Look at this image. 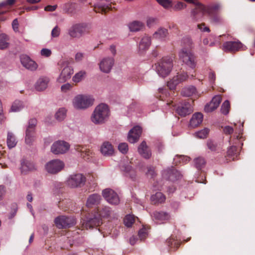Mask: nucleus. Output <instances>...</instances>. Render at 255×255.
<instances>
[{
	"label": "nucleus",
	"instance_id": "nucleus-11",
	"mask_svg": "<svg viewBox=\"0 0 255 255\" xmlns=\"http://www.w3.org/2000/svg\"><path fill=\"white\" fill-rule=\"evenodd\" d=\"M56 226L59 229L70 228L76 224V220L72 217L59 216L54 220Z\"/></svg>",
	"mask_w": 255,
	"mask_h": 255
},
{
	"label": "nucleus",
	"instance_id": "nucleus-34",
	"mask_svg": "<svg viewBox=\"0 0 255 255\" xmlns=\"http://www.w3.org/2000/svg\"><path fill=\"white\" fill-rule=\"evenodd\" d=\"M151 200L155 204L156 203H163L165 200V196L161 192H156L155 194L152 195L151 196Z\"/></svg>",
	"mask_w": 255,
	"mask_h": 255
},
{
	"label": "nucleus",
	"instance_id": "nucleus-50",
	"mask_svg": "<svg viewBox=\"0 0 255 255\" xmlns=\"http://www.w3.org/2000/svg\"><path fill=\"white\" fill-rule=\"evenodd\" d=\"M147 236L146 229L144 228L141 229L138 233V237L140 241L144 240Z\"/></svg>",
	"mask_w": 255,
	"mask_h": 255
},
{
	"label": "nucleus",
	"instance_id": "nucleus-60",
	"mask_svg": "<svg viewBox=\"0 0 255 255\" xmlns=\"http://www.w3.org/2000/svg\"><path fill=\"white\" fill-rule=\"evenodd\" d=\"M234 132V128L229 126H225L223 128V132L225 134H231Z\"/></svg>",
	"mask_w": 255,
	"mask_h": 255
},
{
	"label": "nucleus",
	"instance_id": "nucleus-54",
	"mask_svg": "<svg viewBox=\"0 0 255 255\" xmlns=\"http://www.w3.org/2000/svg\"><path fill=\"white\" fill-rule=\"evenodd\" d=\"M147 170L146 172V175L150 178H153L155 176L154 168L153 166H149L147 167Z\"/></svg>",
	"mask_w": 255,
	"mask_h": 255
},
{
	"label": "nucleus",
	"instance_id": "nucleus-51",
	"mask_svg": "<svg viewBox=\"0 0 255 255\" xmlns=\"http://www.w3.org/2000/svg\"><path fill=\"white\" fill-rule=\"evenodd\" d=\"M118 149L122 153H127L128 150V144L125 142L120 143L118 146Z\"/></svg>",
	"mask_w": 255,
	"mask_h": 255
},
{
	"label": "nucleus",
	"instance_id": "nucleus-14",
	"mask_svg": "<svg viewBox=\"0 0 255 255\" xmlns=\"http://www.w3.org/2000/svg\"><path fill=\"white\" fill-rule=\"evenodd\" d=\"M102 195L105 200L112 205H118L120 200L118 194L113 190L107 188L103 190Z\"/></svg>",
	"mask_w": 255,
	"mask_h": 255
},
{
	"label": "nucleus",
	"instance_id": "nucleus-1",
	"mask_svg": "<svg viewBox=\"0 0 255 255\" xmlns=\"http://www.w3.org/2000/svg\"><path fill=\"white\" fill-rule=\"evenodd\" d=\"M184 46L179 52V59L188 67L194 69L196 66V56L190 49L192 47L193 42L191 38L184 37L182 40Z\"/></svg>",
	"mask_w": 255,
	"mask_h": 255
},
{
	"label": "nucleus",
	"instance_id": "nucleus-46",
	"mask_svg": "<svg viewBox=\"0 0 255 255\" xmlns=\"http://www.w3.org/2000/svg\"><path fill=\"white\" fill-rule=\"evenodd\" d=\"M85 74V72L83 71H81L78 72L73 77V81L75 83H78L80 82L84 78Z\"/></svg>",
	"mask_w": 255,
	"mask_h": 255
},
{
	"label": "nucleus",
	"instance_id": "nucleus-3",
	"mask_svg": "<svg viewBox=\"0 0 255 255\" xmlns=\"http://www.w3.org/2000/svg\"><path fill=\"white\" fill-rule=\"evenodd\" d=\"M184 0L194 5V6L191 9L190 12V18L191 20L194 22L202 21L205 14L207 13V5H204L195 0Z\"/></svg>",
	"mask_w": 255,
	"mask_h": 255
},
{
	"label": "nucleus",
	"instance_id": "nucleus-8",
	"mask_svg": "<svg viewBox=\"0 0 255 255\" xmlns=\"http://www.w3.org/2000/svg\"><path fill=\"white\" fill-rule=\"evenodd\" d=\"M37 120L35 118L29 120L25 130V142L27 144L31 145L35 137V128Z\"/></svg>",
	"mask_w": 255,
	"mask_h": 255
},
{
	"label": "nucleus",
	"instance_id": "nucleus-53",
	"mask_svg": "<svg viewBox=\"0 0 255 255\" xmlns=\"http://www.w3.org/2000/svg\"><path fill=\"white\" fill-rule=\"evenodd\" d=\"M157 1L164 8L171 6V1L169 0H157Z\"/></svg>",
	"mask_w": 255,
	"mask_h": 255
},
{
	"label": "nucleus",
	"instance_id": "nucleus-45",
	"mask_svg": "<svg viewBox=\"0 0 255 255\" xmlns=\"http://www.w3.org/2000/svg\"><path fill=\"white\" fill-rule=\"evenodd\" d=\"M230 108V104L228 100H226L222 105L221 108V113L226 115L229 112V109Z\"/></svg>",
	"mask_w": 255,
	"mask_h": 255
},
{
	"label": "nucleus",
	"instance_id": "nucleus-26",
	"mask_svg": "<svg viewBox=\"0 0 255 255\" xmlns=\"http://www.w3.org/2000/svg\"><path fill=\"white\" fill-rule=\"evenodd\" d=\"M20 168L21 172L24 174H26L27 172L35 169L34 163L25 159H23L21 161Z\"/></svg>",
	"mask_w": 255,
	"mask_h": 255
},
{
	"label": "nucleus",
	"instance_id": "nucleus-38",
	"mask_svg": "<svg viewBox=\"0 0 255 255\" xmlns=\"http://www.w3.org/2000/svg\"><path fill=\"white\" fill-rule=\"evenodd\" d=\"M196 88L193 86H189L183 88L181 91V94L184 97H190L196 92Z\"/></svg>",
	"mask_w": 255,
	"mask_h": 255
},
{
	"label": "nucleus",
	"instance_id": "nucleus-9",
	"mask_svg": "<svg viewBox=\"0 0 255 255\" xmlns=\"http://www.w3.org/2000/svg\"><path fill=\"white\" fill-rule=\"evenodd\" d=\"M64 163L58 159H53L45 165L46 171L51 174H55L61 171L64 167Z\"/></svg>",
	"mask_w": 255,
	"mask_h": 255
},
{
	"label": "nucleus",
	"instance_id": "nucleus-64",
	"mask_svg": "<svg viewBox=\"0 0 255 255\" xmlns=\"http://www.w3.org/2000/svg\"><path fill=\"white\" fill-rule=\"evenodd\" d=\"M186 7V5L182 2H178L174 6V8L176 10H181Z\"/></svg>",
	"mask_w": 255,
	"mask_h": 255
},
{
	"label": "nucleus",
	"instance_id": "nucleus-37",
	"mask_svg": "<svg viewBox=\"0 0 255 255\" xmlns=\"http://www.w3.org/2000/svg\"><path fill=\"white\" fill-rule=\"evenodd\" d=\"M6 142L9 148H12L16 145L17 141L12 132H8Z\"/></svg>",
	"mask_w": 255,
	"mask_h": 255
},
{
	"label": "nucleus",
	"instance_id": "nucleus-12",
	"mask_svg": "<svg viewBox=\"0 0 255 255\" xmlns=\"http://www.w3.org/2000/svg\"><path fill=\"white\" fill-rule=\"evenodd\" d=\"M102 224L101 218L98 214H94L87 217L83 225L87 230L97 228Z\"/></svg>",
	"mask_w": 255,
	"mask_h": 255
},
{
	"label": "nucleus",
	"instance_id": "nucleus-10",
	"mask_svg": "<svg viewBox=\"0 0 255 255\" xmlns=\"http://www.w3.org/2000/svg\"><path fill=\"white\" fill-rule=\"evenodd\" d=\"M86 177L81 173L73 174L69 176L67 184L71 188H78L83 186L86 182Z\"/></svg>",
	"mask_w": 255,
	"mask_h": 255
},
{
	"label": "nucleus",
	"instance_id": "nucleus-58",
	"mask_svg": "<svg viewBox=\"0 0 255 255\" xmlns=\"http://www.w3.org/2000/svg\"><path fill=\"white\" fill-rule=\"evenodd\" d=\"M157 22V19L154 17H149L147 19V25L149 27L153 26Z\"/></svg>",
	"mask_w": 255,
	"mask_h": 255
},
{
	"label": "nucleus",
	"instance_id": "nucleus-28",
	"mask_svg": "<svg viewBox=\"0 0 255 255\" xmlns=\"http://www.w3.org/2000/svg\"><path fill=\"white\" fill-rule=\"evenodd\" d=\"M203 119V115L201 113H196L192 116L190 121V126L192 128H195L202 123Z\"/></svg>",
	"mask_w": 255,
	"mask_h": 255
},
{
	"label": "nucleus",
	"instance_id": "nucleus-59",
	"mask_svg": "<svg viewBox=\"0 0 255 255\" xmlns=\"http://www.w3.org/2000/svg\"><path fill=\"white\" fill-rule=\"evenodd\" d=\"M167 244L169 247H170L171 248H173V247L178 248L179 245L177 241H175L172 239H169L167 240Z\"/></svg>",
	"mask_w": 255,
	"mask_h": 255
},
{
	"label": "nucleus",
	"instance_id": "nucleus-27",
	"mask_svg": "<svg viewBox=\"0 0 255 255\" xmlns=\"http://www.w3.org/2000/svg\"><path fill=\"white\" fill-rule=\"evenodd\" d=\"M112 145L108 141L104 142L101 146V152L105 156H111L114 153Z\"/></svg>",
	"mask_w": 255,
	"mask_h": 255
},
{
	"label": "nucleus",
	"instance_id": "nucleus-4",
	"mask_svg": "<svg viewBox=\"0 0 255 255\" xmlns=\"http://www.w3.org/2000/svg\"><path fill=\"white\" fill-rule=\"evenodd\" d=\"M94 100L91 95L80 94L74 97L72 104L77 110H85L93 105Z\"/></svg>",
	"mask_w": 255,
	"mask_h": 255
},
{
	"label": "nucleus",
	"instance_id": "nucleus-20",
	"mask_svg": "<svg viewBox=\"0 0 255 255\" xmlns=\"http://www.w3.org/2000/svg\"><path fill=\"white\" fill-rule=\"evenodd\" d=\"M242 43L239 40L236 41H227L223 43V49L225 51L234 52L243 48Z\"/></svg>",
	"mask_w": 255,
	"mask_h": 255
},
{
	"label": "nucleus",
	"instance_id": "nucleus-61",
	"mask_svg": "<svg viewBox=\"0 0 255 255\" xmlns=\"http://www.w3.org/2000/svg\"><path fill=\"white\" fill-rule=\"evenodd\" d=\"M60 29L58 26H56L54 27V28L51 31V36L53 37H57L60 34Z\"/></svg>",
	"mask_w": 255,
	"mask_h": 255
},
{
	"label": "nucleus",
	"instance_id": "nucleus-6",
	"mask_svg": "<svg viewBox=\"0 0 255 255\" xmlns=\"http://www.w3.org/2000/svg\"><path fill=\"white\" fill-rule=\"evenodd\" d=\"M89 25L86 23H78L73 24L68 30L69 35L74 38H80L89 33Z\"/></svg>",
	"mask_w": 255,
	"mask_h": 255
},
{
	"label": "nucleus",
	"instance_id": "nucleus-15",
	"mask_svg": "<svg viewBox=\"0 0 255 255\" xmlns=\"http://www.w3.org/2000/svg\"><path fill=\"white\" fill-rule=\"evenodd\" d=\"M69 147V144L67 142L58 140L52 144L51 151L54 154H63L68 150Z\"/></svg>",
	"mask_w": 255,
	"mask_h": 255
},
{
	"label": "nucleus",
	"instance_id": "nucleus-25",
	"mask_svg": "<svg viewBox=\"0 0 255 255\" xmlns=\"http://www.w3.org/2000/svg\"><path fill=\"white\" fill-rule=\"evenodd\" d=\"M120 167L121 170L126 176L130 178L133 180L135 179V171L129 164H121Z\"/></svg>",
	"mask_w": 255,
	"mask_h": 255
},
{
	"label": "nucleus",
	"instance_id": "nucleus-22",
	"mask_svg": "<svg viewBox=\"0 0 255 255\" xmlns=\"http://www.w3.org/2000/svg\"><path fill=\"white\" fill-rule=\"evenodd\" d=\"M187 78L188 75L185 73L178 74L167 83V86L170 89L174 90L178 84L185 81Z\"/></svg>",
	"mask_w": 255,
	"mask_h": 255
},
{
	"label": "nucleus",
	"instance_id": "nucleus-39",
	"mask_svg": "<svg viewBox=\"0 0 255 255\" xmlns=\"http://www.w3.org/2000/svg\"><path fill=\"white\" fill-rule=\"evenodd\" d=\"M24 108L23 103L18 100L15 101L11 105L10 111L13 112H18L21 111Z\"/></svg>",
	"mask_w": 255,
	"mask_h": 255
},
{
	"label": "nucleus",
	"instance_id": "nucleus-62",
	"mask_svg": "<svg viewBox=\"0 0 255 255\" xmlns=\"http://www.w3.org/2000/svg\"><path fill=\"white\" fill-rule=\"evenodd\" d=\"M216 109L213 106V105L211 103L207 104L206 105L204 108V111L206 113H210L214 111Z\"/></svg>",
	"mask_w": 255,
	"mask_h": 255
},
{
	"label": "nucleus",
	"instance_id": "nucleus-30",
	"mask_svg": "<svg viewBox=\"0 0 255 255\" xmlns=\"http://www.w3.org/2000/svg\"><path fill=\"white\" fill-rule=\"evenodd\" d=\"M128 26L130 31L136 32L141 30L144 26V24L140 21L134 20L129 23Z\"/></svg>",
	"mask_w": 255,
	"mask_h": 255
},
{
	"label": "nucleus",
	"instance_id": "nucleus-43",
	"mask_svg": "<svg viewBox=\"0 0 255 255\" xmlns=\"http://www.w3.org/2000/svg\"><path fill=\"white\" fill-rule=\"evenodd\" d=\"M111 208L109 207H104L99 212V215H98L101 218H107L111 215Z\"/></svg>",
	"mask_w": 255,
	"mask_h": 255
},
{
	"label": "nucleus",
	"instance_id": "nucleus-48",
	"mask_svg": "<svg viewBox=\"0 0 255 255\" xmlns=\"http://www.w3.org/2000/svg\"><path fill=\"white\" fill-rule=\"evenodd\" d=\"M133 222L134 219L132 216H131L130 215H128L126 216L124 219V223L127 227H131Z\"/></svg>",
	"mask_w": 255,
	"mask_h": 255
},
{
	"label": "nucleus",
	"instance_id": "nucleus-31",
	"mask_svg": "<svg viewBox=\"0 0 255 255\" xmlns=\"http://www.w3.org/2000/svg\"><path fill=\"white\" fill-rule=\"evenodd\" d=\"M168 34V30L166 28L160 27L153 33V37L162 40L166 37Z\"/></svg>",
	"mask_w": 255,
	"mask_h": 255
},
{
	"label": "nucleus",
	"instance_id": "nucleus-42",
	"mask_svg": "<svg viewBox=\"0 0 255 255\" xmlns=\"http://www.w3.org/2000/svg\"><path fill=\"white\" fill-rule=\"evenodd\" d=\"M206 162L204 158L197 157L194 159V164L198 169H201L205 165Z\"/></svg>",
	"mask_w": 255,
	"mask_h": 255
},
{
	"label": "nucleus",
	"instance_id": "nucleus-36",
	"mask_svg": "<svg viewBox=\"0 0 255 255\" xmlns=\"http://www.w3.org/2000/svg\"><path fill=\"white\" fill-rule=\"evenodd\" d=\"M8 38L7 35L4 33L0 34V49H4L9 46L8 42Z\"/></svg>",
	"mask_w": 255,
	"mask_h": 255
},
{
	"label": "nucleus",
	"instance_id": "nucleus-2",
	"mask_svg": "<svg viewBox=\"0 0 255 255\" xmlns=\"http://www.w3.org/2000/svg\"><path fill=\"white\" fill-rule=\"evenodd\" d=\"M110 111L107 105L101 103L95 108L91 117V121L95 125H102L109 119Z\"/></svg>",
	"mask_w": 255,
	"mask_h": 255
},
{
	"label": "nucleus",
	"instance_id": "nucleus-55",
	"mask_svg": "<svg viewBox=\"0 0 255 255\" xmlns=\"http://www.w3.org/2000/svg\"><path fill=\"white\" fill-rule=\"evenodd\" d=\"M237 147L236 146H231L227 151V155L230 157H232L237 154Z\"/></svg>",
	"mask_w": 255,
	"mask_h": 255
},
{
	"label": "nucleus",
	"instance_id": "nucleus-63",
	"mask_svg": "<svg viewBox=\"0 0 255 255\" xmlns=\"http://www.w3.org/2000/svg\"><path fill=\"white\" fill-rule=\"evenodd\" d=\"M208 78L210 83L211 84H214L216 80V75L215 72L213 71H210L209 74Z\"/></svg>",
	"mask_w": 255,
	"mask_h": 255
},
{
	"label": "nucleus",
	"instance_id": "nucleus-7",
	"mask_svg": "<svg viewBox=\"0 0 255 255\" xmlns=\"http://www.w3.org/2000/svg\"><path fill=\"white\" fill-rule=\"evenodd\" d=\"M172 66L171 58L168 57L162 58L161 61L155 64L156 72L159 76L165 77L171 72Z\"/></svg>",
	"mask_w": 255,
	"mask_h": 255
},
{
	"label": "nucleus",
	"instance_id": "nucleus-24",
	"mask_svg": "<svg viewBox=\"0 0 255 255\" xmlns=\"http://www.w3.org/2000/svg\"><path fill=\"white\" fill-rule=\"evenodd\" d=\"M151 216L152 217L153 220L157 223H162L169 220L170 216L169 214L164 211H154L153 212Z\"/></svg>",
	"mask_w": 255,
	"mask_h": 255
},
{
	"label": "nucleus",
	"instance_id": "nucleus-33",
	"mask_svg": "<svg viewBox=\"0 0 255 255\" xmlns=\"http://www.w3.org/2000/svg\"><path fill=\"white\" fill-rule=\"evenodd\" d=\"M151 44V39L147 36H144L139 43V49L140 50H146Z\"/></svg>",
	"mask_w": 255,
	"mask_h": 255
},
{
	"label": "nucleus",
	"instance_id": "nucleus-56",
	"mask_svg": "<svg viewBox=\"0 0 255 255\" xmlns=\"http://www.w3.org/2000/svg\"><path fill=\"white\" fill-rule=\"evenodd\" d=\"M51 51L48 48H43L40 51V54L42 56L45 57H48L51 55Z\"/></svg>",
	"mask_w": 255,
	"mask_h": 255
},
{
	"label": "nucleus",
	"instance_id": "nucleus-49",
	"mask_svg": "<svg viewBox=\"0 0 255 255\" xmlns=\"http://www.w3.org/2000/svg\"><path fill=\"white\" fill-rule=\"evenodd\" d=\"M222 98L221 97L217 95L214 96L210 103H211V105L212 104L213 106L217 109L218 106H219L221 102Z\"/></svg>",
	"mask_w": 255,
	"mask_h": 255
},
{
	"label": "nucleus",
	"instance_id": "nucleus-5",
	"mask_svg": "<svg viewBox=\"0 0 255 255\" xmlns=\"http://www.w3.org/2000/svg\"><path fill=\"white\" fill-rule=\"evenodd\" d=\"M222 8L220 2L210 3L207 5V13L209 21L213 24H220L223 22L222 16L218 13Z\"/></svg>",
	"mask_w": 255,
	"mask_h": 255
},
{
	"label": "nucleus",
	"instance_id": "nucleus-18",
	"mask_svg": "<svg viewBox=\"0 0 255 255\" xmlns=\"http://www.w3.org/2000/svg\"><path fill=\"white\" fill-rule=\"evenodd\" d=\"M115 60L113 57H105L103 58L99 64L101 71L105 73L111 72L114 64Z\"/></svg>",
	"mask_w": 255,
	"mask_h": 255
},
{
	"label": "nucleus",
	"instance_id": "nucleus-47",
	"mask_svg": "<svg viewBox=\"0 0 255 255\" xmlns=\"http://www.w3.org/2000/svg\"><path fill=\"white\" fill-rule=\"evenodd\" d=\"M209 132V129L205 128L202 130H199L195 133L196 136L199 138H204L206 137Z\"/></svg>",
	"mask_w": 255,
	"mask_h": 255
},
{
	"label": "nucleus",
	"instance_id": "nucleus-29",
	"mask_svg": "<svg viewBox=\"0 0 255 255\" xmlns=\"http://www.w3.org/2000/svg\"><path fill=\"white\" fill-rule=\"evenodd\" d=\"M101 200V196L98 194H93L89 196L87 199L86 205L91 207L93 205L99 204Z\"/></svg>",
	"mask_w": 255,
	"mask_h": 255
},
{
	"label": "nucleus",
	"instance_id": "nucleus-16",
	"mask_svg": "<svg viewBox=\"0 0 255 255\" xmlns=\"http://www.w3.org/2000/svg\"><path fill=\"white\" fill-rule=\"evenodd\" d=\"M176 112L181 117H185L190 114L193 111L189 102H184L179 104L175 109Z\"/></svg>",
	"mask_w": 255,
	"mask_h": 255
},
{
	"label": "nucleus",
	"instance_id": "nucleus-44",
	"mask_svg": "<svg viewBox=\"0 0 255 255\" xmlns=\"http://www.w3.org/2000/svg\"><path fill=\"white\" fill-rule=\"evenodd\" d=\"M190 160V158L186 156H183V155H176L175 157L174 158V161L175 162V163L177 164V162L179 163H186L187 162L189 161Z\"/></svg>",
	"mask_w": 255,
	"mask_h": 255
},
{
	"label": "nucleus",
	"instance_id": "nucleus-21",
	"mask_svg": "<svg viewBox=\"0 0 255 255\" xmlns=\"http://www.w3.org/2000/svg\"><path fill=\"white\" fill-rule=\"evenodd\" d=\"M73 69L69 65H66L62 69L57 81L59 83H64L71 78L73 73Z\"/></svg>",
	"mask_w": 255,
	"mask_h": 255
},
{
	"label": "nucleus",
	"instance_id": "nucleus-57",
	"mask_svg": "<svg viewBox=\"0 0 255 255\" xmlns=\"http://www.w3.org/2000/svg\"><path fill=\"white\" fill-rule=\"evenodd\" d=\"M209 149L212 151H215L216 149L217 144L213 140H208L207 143Z\"/></svg>",
	"mask_w": 255,
	"mask_h": 255
},
{
	"label": "nucleus",
	"instance_id": "nucleus-52",
	"mask_svg": "<svg viewBox=\"0 0 255 255\" xmlns=\"http://www.w3.org/2000/svg\"><path fill=\"white\" fill-rule=\"evenodd\" d=\"M198 28L202 32H209L210 31L209 27L206 26L205 23H202L197 24Z\"/></svg>",
	"mask_w": 255,
	"mask_h": 255
},
{
	"label": "nucleus",
	"instance_id": "nucleus-32",
	"mask_svg": "<svg viewBox=\"0 0 255 255\" xmlns=\"http://www.w3.org/2000/svg\"><path fill=\"white\" fill-rule=\"evenodd\" d=\"M48 82L47 78H39L35 84V89L39 91H43L47 87Z\"/></svg>",
	"mask_w": 255,
	"mask_h": 255
},
{
	"label": "nucleus",
	"instance_id": "nucleus-23",
	"mask_svg": "<svg viewBox=\"0 0 255 255\" xmlns=\"http://www.w3.org/2000/svg\"><path fill=\"white\" fill-rule=\"evenodd\" d=\"M137 151L140 155L146 159H148L151 157V150L145 141H142L139 144Z\"/></svg>",
	"mask_w": 255,
	"mask_h": 255
},
{
	"label": "nucleus",
	"instance_id": "nucleus-17",
	"mask_svg": "<svg viewBox=\"0 0 255 255\" xmlns=\"http://www.w3.org/2000/svg\"><path fill=\"white\" fill-rule=\"evenodd\" d=\"M20 60L22 66L28 70L35 71L38 67L37 63L27 55H20Z\"/></svg>",
	"mask_w": 255,
	"mask_h": 255
},
{
	"label": "nucleus",
	"instance_id": "nucleus-19",
	"mask_svg": "<svg viewBox=\"0 0 255 255\" xmlns=\"http://www.w3.org/2000/svg\"><path fill=\"white\" fill-rule=\"evenodd\" d=\"M142 132V129L140 127L136 126L131 128L128 132V141L134 143L138 141Z\"/></svg>",
	"mask_w": 255,
	"mask_h": 255
},
{
	"label": "nucleus",
	"instance_id": "nucleus-13",
	"mask_svg": "<svg viewBox=\"0 0 255 255\" xmlns=\"http://www.w3.org/2000/svg\"><path fill=\"white\" fill-rule=\"evenodd\" d=\"M162 176L166 180L174 182L181 178V173L173 167L168 168L162 171Z\"/></svg>",
	"mask_w": 255,
	"mask_h": 255
},
{
	"label": "nucleus",
	"instance_id": "nucleus-40",
	"mask_svg": "<svg viewBox=\"0 0 255 255\" xmlns=\"http://www.w3.org/2000/svg\"><path fill=\"white\" fill-rule=\"evenodd\" d=\"M95 10L96 12H106L107 9H109V5L103 4L101 2H98L95 4Z\"/></svg>",
	"mask_w": 255,
	"mask_h": 255
},
{
	"label": "nucleus",
	"instance_id": "nucleus-35",
	"mask_svg": "<svg viewBox=\"0 0 255 255\" xmlns=\"http://www.w3.org/2000/svg\"><path fill=\"white\" fill-rule=\"evenodd\" d=\"M77 8V4L76 3L68 2L64 4L63 6V10L69 14L75 13Z\"/></svg>",
	"mask_w": 255,
	"mask_h": 255
},
{
	"label": "nucleus",
	"instance_id": "nucleus-41",
	"mask_svg": "<svg viewBox=\"0 0 255 255\" xmlns=\"http://www.w3.org/2000/svg\"><path fill=\"white\" fill-rule=\"evenodd\" d=\"M66 114V109L64 108H62L59 109V110L56 113L55 117L57 120L61 121L65 119Z\"/></svg>",
	"mask_w": 255,
	"mask_h": 255
}]
</instances>
